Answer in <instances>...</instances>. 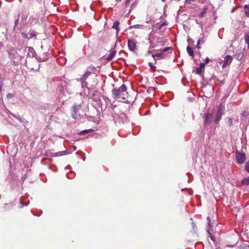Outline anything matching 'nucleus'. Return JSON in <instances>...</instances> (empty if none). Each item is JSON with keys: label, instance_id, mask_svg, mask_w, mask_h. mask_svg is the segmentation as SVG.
Masks as SVG:
<instances>
[{"label": "nucleus", "instance_id": "nucleus-1", "mask_svg": "<svg viewBox=\"0 0 249 249\" xmlns=\"http://www.w3.org/2000/svg\"><path fill=\"white\" fill-rule=\"evenodd\" d=\"M113 97L115 99H122L124 101L126 99V87L124 84H123L119 89H113L112 90Z\"/></svg>", "mask_w": 249, "mask_h": 249}, {"label": "nucleus", "instance_id": "nucleus-2", "mask_svg": "<svg viewBox=\"0 0 249 249\" xmlns=\"http://www.w3.org/2000/svg\"><path fill=\"white\" fill-rule=\"evenodd\" d=\"M224 106L222 104H220L218 107L217 112L215 114V117L214 120L215 124H217L219 123L224 114Z\"/></svg>", "mask_w": 249, "mask_h": 249}, {"label": "nucleus", "instance_id": "nucleus-3", "mask_svg": "<svg viewBox=\"0 0 249 249\" xmlns=\"http://www.w3.org/2000/svg\"><path fill=\"white\" fill-rule=\"evenodd\" d=\"M246 159V155L244 153H241L237 151L236 152V160L237 163L242 164L244 162Z\"/></svg>", "mask_w": 249, "mask_h": 249}, {"label": "nucleus", "instance_id": "nucleus-4", "mask_svg": "<svg viewBox=\"0 0 249 249\" xmlns=\"http://www.w3.org/2000/svg\"><path fill=\"white\" fill-rule=\"evenodd\" d=\"M213 115L212 113H207L205 115L204 124L205 125H210L212 123Z\"/></svg>", "mask_w": 249, "mask_h": 249}, {"label": "nucleus", "instance_id": "nucleus-5", "mask_svg": "<svg viewBox=\"0 0 249 249\" xmlns=\"http://www.w3.org/2000/svg\"><path fill=\"white\" fill-rule=\"evenodd\" d=\"M128 47L130 51H134L136 49V43L133 39H129L127 42Z\"/></svg>", "mask_w": 249, "mask_h": 249}, {"label": "nucleus", "instance_id": "nucleus-6", "mask_svg": "<svg viewBox=\"0 0 249 249\" xmlns=\"http://www.w3.org/2000/svg\"><path fill=\"white\" fill-rule=\"evenodd\" d=\"M205 64L203 63H201L200 64V66L199 67H197L196 70V73L198 74H200L202 71L204 70Z\"/></svg>", "mask_w": 249, "mask_h": 249}, {"label": "nucleus", "instance_id": "nucleus-7", "mask_svg": "<svg viewBox=\"0 0 249 249\" xmlns=\"http://www.w3.org/2000/svg\"><path fill=\"white\" fill-rule=\"evenodd\" d=\"M78 108H79V107L77 106H74L73 107V112L72 113V117L74 119L78 118L77 112H78Z\"/></svg>", "mask_w": 249, "mask_h": 249}, {"label": "nucleus", "instance_id": "nucleus-8", "mask_svg": "<svg viewBox=\"0 0 249 249\" xmlns=\"http://www.w3.org/2000/svg\"><path fill=\"white\" fill-rule=\"evenodd\" d=\"M117 51H113L109 54V55L107 57L106 60L107 61H109L111 60L114 57L115 54H116Z\"/></svg>", "mask_w": 249, "mask_h": 249}, {"label": "nucleus", "instance_id": "nucleus-9", "mask_svg": "<svg viewBox=\"0 0 249 249\" xmlns=\"http://www.w3.org/2000/svg\"><path fill=\"white\" fill-rule=\"evenodd\" d=\"M120 24V22L118 20H116L115 21V22H114L113 23V24L112 25V28L113 29H116V33L117 34L119 31H120V29H119V25Z\"/></svg>", "mask_w": 249, "mask_h": 249}, {"label": "nucleus", "instance_id": "nucleus-10", "mask_svg": "<svg viewBox=\"0 0 249 249\" xmlns=\"http://www.w3.org/2000/svg\"><path fill=\"white\" fill-rule=\"evenodd\" d=\"M232 60V57L230 55H227L224 58V62L229 65Z\"/></svg>", "mask_w": 249, "mask_h": 249}, {"label": "nucleus", "instance_id": "nucleus-11", "mask_svg": "<svg viewBox=\"0 0 249 249\" xmlns=\"http://www.w3.org/2000/svg\"><path fill=\"white\" fill-rule=\"evenodd\" d=\"M244 56V53L242 52L236 53L235 55V57L238 60H241Z\"/></svg>", "mask_w": 249, "mask_h": 249}, {"label": "nucleus", "instance_id": "nucleus-12", "mask_svg": "<svg viewBox=\"0 0 249 249\" xmlns=\"http://www.w3.org/2000/svg\"><path fill=\"white\" fill-rule=\"evenodd\" d=\"M187 51L189 55L194 56V51L192 48L190 47L189 46H187Z\"/></svg>", "mask_w": 249, "mask_h": 249}, {"label": "nucleus", "instance_id": "nucleus-13", "mask_svg": "<svg viewBox=\"0 0 249 249\" xmlns=\"http://www.w3.org/2000/svg\"><path fill=\"white\" fill-rule=\"evenodd\" d=\"M242 183L244 185H249V177L244 178L242 180Z\"/></svg>", "mask_w": 249, "mask_h": 249}, {"label": "nucleus", "instance_id": "nucleus-14", "mask_svg": "<svg viewBox=\"0 0 249 249\" xmlns=\"http://www.w3.org/2000/svg\"><path fill=\"white\" fill-rule=\"evenodd\" d=\"M244 11L245 13V15L249 17V5H246L244 6Z\"/></svg>", "mask_w": 249, "mask_h": 249}, {"label": "nucleus", "instance_id": "nucleus-15", "mask_svg": "<svg viewBox=\"0 0 249 249\" xmlns=\"http://www.w3.org/2000/svg\"><path fill=\"white\" fill-rule=\"evenodd\" d=\"M152 57L155 58V57H158L160 58H163L165 56V54L161 52L160 53H158L155 54H152Z\"/></svg>", "mask_w": 249, "mask_h": 249}, {"label": "nucleus", "instance_id": "nucleus-16", "mask_svg": "<svg viewBox=\"0 0 249 249\" xmlns=\"http://www.w3.org/2000/svg\"><path fill=\"white\" fill-rule=\"evenodd\" d=\"M244 38L245 42L248 45V48L249 49V35L248 34L245 35Z\"/></svg>", "mask_w": 249, "mask_h": 249}, {"label": "nucleus", "instance_id": "nucleus-17", "mask_svg": "<svg viewBox=\"0 0 249 249\" xmlns=\"http://www.w3.org/2000/svg\"><path fill=\"white\" fill-rule=\"evenodd\" d=\"M206 11H207V8H203V9L202 10V11H201V13H200V14H199V17L200 18H202V17L204 16V14L206 13Z\"/></svg>", "mask_w": 249, "mask_h": 249}, {"label": "nucleus", "instance_id": "nucleus-18", "mask_svg": "<svg viewBox=\"0 0 249 249\" xmlns=\"http://www.w3.org/2000/svg\"><path fill=\"white\" fill-rule=\"evenodd\" d=\"M172 49L171 47H166L164 49H163L162 51H161V52L163 53H166V52L168 51H170V50H172Z\"/></svg>", "mask_w": 249, "mask_h": 249}, {"label": "nucleus", "instance_id": "nucleus-19", "mask_svg": "<svg viewBox=\"0 0 249 249\" xmlns=\"http://www.w3.org/2000/svg\"><path fill=\"white\" fill-rule=\"evenodd\" d=\"M148 65L150 67V69L153 71H155L156 70V67H155L153 63L151 62H149Z\"/></svg>", "mask_w": 249, "mask_h": 249}, {"label": "nucleus", "instance_id": "nucleus-20", "mask_svg": "<svg viewBox=\"0 0 249 249\" xmlns=\"http://www.w3.org/2000/svg\"><path fill=\"white\" fill-rule=\"evenodd\" d=\"M90 73L91 72H89V71H86L83 76V78L86 79L88 77V76L90 74Z\"/></svg>", "mask_w": 249, "mask_h": 249}, {"label": "nucleus", "instance_id": "nucleus-21", "mask_svg": "<svg viewBox=\"0 0 249 249\" xmlns=\"http://www.w3.org/2000/svg\"><path fill=\"white\" fill-rule=\"evenodd\" d=\"M245 170L247 172H249V160L246 163Z\"/></svg>", "mask_w": 249, "mask_h": 249}, {"label": "nucleus", "instance_id": "nucleus-22", "mask_svg": "<svg viewBox=\"0 0 249 249\" xmlns=\"http://www.w3.org/2000/svg\"><path fill=\"white\" fill-rule=\"evenodd\" d=\"M3 78L0 77V91H1V88L3 85Z\"/></svg>", "mask_w": 249, "mask_h": 249}, {"label": "nucleus", "instance_id": "nucleus-23", "mask_svg": "<svg viewBox=\"0 0 249 249\" xmlns=\"http://www.w3.org/2000/svg\"><path fill=\"white\" fill-rule=\"evenodd\" d=\"M228 123H229V124L230 126H231L233 125V122H232V118H229L228 119Z\"/></svg>", "mask_w": 249, "mask_h": 249}, {"label": "nucleus", "instance_id": "nucleus-24", "mask_svg": "<svg viewBox=\"0 0 249 249\" xmlns=\"http://www.w3.org/2000/svg\"><path fill=\"white\" fill-rule=\"evenodd\" d=\"M87 83L85 81L81 82V87L82 88H87Z\"/></svg>", "mask_w": 249, "mask_h": 249}, {"label": "nucleus", "instance_id": "nucleus-25", "mask_svg": "<svg viewBox=\"0 0 249 249\" xmlns=\"http://www.w3.org/2000/svg\"><path fill=\"white\" fill-rule=\"evenodd\" d=\"M187 41H188L189 43H194V40L193 39H192V38H189V37L188 38Z\"/></svg>", "mask_w": 249, "mask_h": 249}, {"label": "nucleus", "instance_id": "nucleus-26", "mask_svg": "<svg viewBox=\"0 0 249 249\" xmlns=\"http://www.w3.org/2000/svg\"><path fill=\"white\" fill-rule=\"evenodd\" d=\"M39 66H40V64H38L37 67H34V68H32V70H35V71H37L39 68Z\"/></svg>", "mask_w": 249, "mask_h": 249}, {"label": "nucleus", "instance_id": "nucleus-27", "mask_svg": "<svg viewBox=\"0 0 249 249\" xmlns=\"http://www.w3.org/2000/svg\"><path fill=\"white\" fill-rule=\"evenodd\" d=\"M200 42H201V39L199 38V39H198V40H197V46L198 48V49L200 48V47L199 46Z\"/></svg>", "mask_w": 249, "mask_h": 249}, {"label": "nucleus", "instance_id": "nucleus-28", "mask_svg": "<svg viewBox=\"0 0 249 249\" xmlns=\"http://www.w3.org/2000/svg\"><path fill=\"white\" fill-rule=\"evenodd\" d=\"M91 130V129L90 130H83L82 131H81L80 134H85V133H88L89 131H90Z\"/></svg>", "mask_w": 249, "mask_h": 249}, {"label": "nucleus", "instance_id": "nucleus-29", "mask_svg": "<svg viewBox=\"0 0 249 249\" xmlns=\"http://www.w3.org/2000/svg\"><path fill=\"white\" fill-rule=\"evenodd\" d=\"M167 24V22L166 21H164L159 27V29H160L163 25H165Z\"/></svg>", "mask_w": 249, "mask_h": 249}, {"label": "nucleus", "instance_id": "nucleus-30", "mask_svg": "<svg viewBox=\"0 0 249 249\" xmlns=\"http://www.w3.org/2000/svg\"><path fill=\"white\" fill-rule=\"evenodd\" d=\"M20 203L23 205V206H27L29 204V201L28 200L27 203H23L22 201L21 200H20Z\"/></svg>", "mask_w": 249, "mask_h": 249}, {"label": "nucleus", "instance_id": "nucleus-31", "mask_svg": "<svg viewBox=\"0 0 249 249\" xmlns=\"http://www.w3.org/2000/svg\"><path fill=\"white\" fill-rule=\"evenodd\" d=\"M207 219L208 221V226L209 227H210L211 226V223H210V217L208 216L207 218Z\"/></svg>", "mask_w": 249, "mask_h": 249}, {"label": "nucleus", "instance_id": "nucleus-32", "mask_svg": "<svg viewBox=\"0 0 249 249\" xmlns=\"http://www.w3.org/2000/svg\"><path fill=\"white\" fill-rule=\"evenodd\" d=\"M241 114L243 116H246L247 115V112L245 110L243 111Z\"/></svg>", "mask_w": 249, "mask_h": 249}, {"label": "nucleus", "instance_id": "nucleus-33", "mask_svg": "<svg viewBox=\"0 0 249 249\" xmlns=\"http://www.w3.org/2000/svg\"><path fill=\"white\" fill-rule=\"evenodd\" d=\"M131 0H126V1L125 2V5L126 7L128 6L129 5Z\"/></svg>", "mask_w": 249, "mask_h": 249}, {"label": "nucleus", "instance_id": "nucleus-34", "mask_svg": "<svg viewBox=\"0 0 249 249\" xmlns=\"http://www.w3.org/2000/svg\"><path fill=\"white\" fill-rule=\"evenodd\" d=\"M205 63H208L210 62V59L208 57H207L205 58Z\"/></svg>", "mask_w": 249, "mask_h": 249}, {"label": "nucleus", "instance_id": "nucleus-35", "mask_svg": "<svg viewBox=\"0 0 249 249\" xmlns=\"http://www.w3.org/2000/svg\"><path fill=\"white\" fill-rule=\"evenodd\" d=\"M210 236V237L211 238V240H212V241H214V240H215V239H214V236H213L212 234H211V235H210V236Z\"/></svg>", "mask_w": 249, "mask_h": 249}, {"label": "nucleus", "instance_id": "nucleus-36", "mask_svg": "<svg viewBox=\"0 0 249 249\" xmlns=\"http://www.w3.org/2000/svg\"><path fill=\"white\" fill-rule=\"evenodd\" d=\"M154 48V46L152 44H150V45L149 47V49H152Z\"/></svg>", "mask_w": 249, "mask_h": 249}, {"label": "nucleus", "instance_id": "nucleus-37", "mask_svg": "<svg viewBox=\"0 0 249 249\" xmlns=\"http://www.w3.org/2000/svg\"><path fill=\"white\" fill-rule=\"evenodd\" d=\"M227 65H228V64H226L225 62H224L222 67L224 68L226 67Z\"/></svg>", "mask_w": 249, "mask_h": 249}, {"label": "nucleus", "instance_id": "nucleus-38", "mask_svg": "<svg viewBox=\"0 0 249 249\" xmlns=\"http://www.w3.org/2000/svg\"><path fill=\"white\" fill-rule=\"evenodd\" d=\"M89 69L91 70H92L94 69V67L93 66H90L89 67Z\"/></svg>", "mask_w": 249, "mask_h": 249}, {"label": "nucleus", "instance_id": "nucleus-39", "mask_svg": "<svg viewBox=\"0 0 249 249\" xmlns=\"http://www.w3.org/2000/svg\"><path fill=\"white\" fill-rule=\"evenodd\" d=\"M7 98H11V97H12V95H11V94H8L7 95Z\"/></svg>", "mask_w": 249, "mask_h": 249}, {"label": "nucleus", "instance_id": "nucleus-40", "mask_svg": "<svg viewBox=\"0 0 249 249\" xmlns=\"http://www.w3.org/2000/svg\"><path fill=\"white\" fill-rule=\"evenodd\" d=\"M192 225H193V227L194 229L196 226V225L195 224V223L194 222H192Z\"/></svg>", "mask_w": 249, "mask_h": 249}, {"label": "nucleus", "instance_id": "nucleus-41", "mask_svg": "<svg viewBox=\"0 0 249 249\" xmlns=\"http://www.w3.org/2000/svg\"><path fill=\"white\" fill-rule=\"evenodd\" d=\"M32 37L36 36V34H35L33 32H32Z\"/></svg>", "mask_w": 249, "mask_h": 249}, {"label": "nucleus", "instance_id": "nucleus-42", "mask_svg": "<svg viewBox=\"0 0 249 249\" xmlns=\"http://www.w3.org/2000/svg\"><path fill=\"white\" fill-rule=\"evenodd\" d=\"M186 0V2H189V3L191 2V0Z\"/></svg>", "mask_w": 249, "mask_h": 249}, {"label": "nucleus", "instance_id": "nucleus-43", "mask_svg": "<svg viewBox=\"0 0 249 249\" xmlns=\"http://www.w3.org/2000/svg\"><path fill=\"white\" fill-rule=\"evenodd\" d=\"M207 232H208V234H209V236H210V235H211V234H212L210 232L209 230H207Z\"/></svg>", "mask_w": 249, "mask_h": 249}, {"label": "nucleus", "instance_id": "nucleus-44", "mask_svg": "<svg viewBox=\"0 0 249 249\" xmlns=\"http://www.w3.org/2000/svg\"><path fill=\"white\" fill-rule=\"evenodd\" d=\"M33 52H34V50H33V49L32 48V56L33 57L34 56V53H33Z\"/></svg>", "mask_w": 249, "mask_h": 249}, {"label": "nucleus", "instance_id": "nucleus-45", "mask_svg": "<svg viewBox=\"0 0 249 249\" xmlns=\"http://www.w3.org/2000/svg\"><path fill=\"white\" fill-rule=\"evenodd\" d=\"M154 90V89H152V88H151V89H149L148 90V91H150V90Z\"/></svg>", "mask_w": 249, "mask_h": 249}, {"label": "nucleus", "instance_id": "nucleus-46", "mask_svg": "<svg viewBox=\"0 0 249 249\" xmlns=\"http://www.w3.org/2000/svg\"><path fill=\"white\" fill-rule=\"evenodd\" d=\"M79 81H82L83 80V78H81L78 79Z\"/></svg>", "mask_w": 249, "mask_h": 249}, {"label": "nucleus", "instance_id": "nucleus-47", "mask_svg": "<svg viewBox=\"0 0 249 249\" xmlns=\"http://www.w3.org/2000/svg\"><path fill=\"white\" fill-rule=\"evenodd\" d=\"M150 53H151V52H150V51H148V52H147V53H148V54H150Z\"/></svg>", "mask_w": 249, "mask_h": 249}, {"label": "nucleus", "instance_id": "nucleus-48", "mask_svg": "<svg viewBox=\"0 0 249 249\" xmlns=\"http://www.w3.org/2000/svg\"><path fill=\"white\" fill-rule=\"evenodd\" d=\"M201 42L202 43H203L204 42V41L201 40Z\"/></svg>", "mask_w": 249, "mask_h": 249}, {"label": "nucleus", "instance_id": "nucleus-49", "mask_svg": "<svg viewBox=\"0 0 249 249\" xmlns=\"http://www.w3.org/2000/svg\"><path fill=\"white\" fill-rule=\"evenodd\" d=\"M116 1H120L121 0H116Z\"/></svg>", "mask_w": 249, "mask_h": 249}, {"label": "nucleus", "instance_id": "nucleus-50", "mask_svg": "<svg viewBox=\"0 0 249 249\" xmlns=\"http://www.w3.org/2000/svg\"><path fill=\"white\" fill-rule=\"evenodd\" d=\"M37 59L36 58V60H36V62H37Z\"/></svg>", "mask_w": 249, "mask_h": 249}, {"label": "nucleus", "instance_id": "nucleus-51", "mask_svg": "<svg viewBox=\"0 0 249 249\" xmlns=\"http://www.w3.org/2000/svg\"><path fill=\"white\" fill-rule=\"evenodd\" d=\"M18 22V20H16L15 23L16 24Z\"/></svg>", "mask_w": 249, "mask_h": 249}, {"label": "nucleus", "instance_id": "nucleus-52", "mask_svg": "<svg viewBox=\"0 0 249 249\" xmlns=\"http://www.w3.org/2000/svg\"><path fill=\"white\" fill-rule=\"evenodd\" d=\"M31 49V47H29V51L30 50V49Z\"/></svg>", "mask_w": 249, "mask_h": 249}, {"label": "nucleus", "instance_id": "nucleus-53", "mask_svg": "<svg viewBox=\"0 0 249 249\" xmlns=\"http://www.w3.org/2000/svg\"><path fill=\"white\" fill-rule=\"evenodd\" d=\"M163 2H165V0H161Z\"/></svg>", "mask_w": 249, "mask_h": 249}, {"label": "nucleus", "instance_id": "nucleus-54", "mask_svg": "<svg viewBox=\"0 0 249 249\" xmlns=\"http://www.w3.org/2000/svg\"><path fill=\"white\" fill-rule=\"evenodd\" d=\"M41 0H40V1H41ZM38 1H39V0Z\"/></svg>", "mask_w": 249, "mask_h": 249}]
</instances>
